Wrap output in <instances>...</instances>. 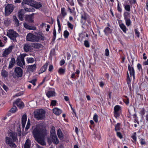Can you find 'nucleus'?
<instances>
[{"instance_id":"57","label":"nucleus","mask_w":148,"mask_h":148,"mask_svg":"<svg viewBox=\"0 0 148 148\" xmlns=\"http://www.w3.org/2000/svg\"><path fill=\"white\" fill-rule=\"evenodd\" d=\"M53 38L55 40L56 39V31L55 28L53 30Z\"/></svg>"},{"instance_id":"59","label":"nucleus","mask_w":148,"mask_h":148,"mask_svg":"<svg viewBox=\"0 0 148 148\" xmlns=\"http://www.w3.org/2000/svg\"><path fill=\"white\" fill-rule=\"evenodd\" d=\"M109 54V52L108 49L107 48L105 50V55L106 56H108Z\"/></svg>"},{"instance_id":"44","label":"nucleus","mask_w":148,"mask_h":148,"mask_svg":"<svg viewBox=\"0 0 148 148\" xmlns=\"http://www.w3.org/2000/svg\"><path fill=\"white\" fill-rule=\"evenodd\" d=\"M67 26L68 27L71 29H73V25L69 21L67 22Z\"/></svg>"},{"instance_id":"24","label":"nucleus","mask_w":148,"mask_h":148,"mask_svg":"<svg viewBox=\"0 0 148 148\" xmlns=\"http://www.w3.org/2000/svg\"><path fill=\"white\" fill-rule=\"evenodd\" d=\"M57 135L59 138L61 140L63 138V134L60 129L59 128L57 131Z\"/></svg>"},{"instance_id":"3","label":"nucleus","mask_w":148,"mask_h":148,"mask_svg":"<svg viewBox=\"0 0 148 148\" xmlns=\"http://www.w3.org/2000/svg\"><path fill=\"white\" fill-rule=\"evenodd\" d=\"M45 111L42 109H36L34 112V117L38 120L44 119L45 118Z\"/></svg>"},{"instance_id":"41","label":"nucleus","mask_w":148,"mask_h":148,"mask_svg":"<svg viewBox=\"0 0 148 148\" xmlns=\"http://www.w3.org/2000/svg\"><path fill=\"white\" fill-rule=\"evenodd\" d=\"M125 22V24L127 26H129L131 23V20L130 18H127L124 19Z\"/></svg>"},{"instance_id":"54","label":"nucleus","mask_w":148,"mask_h":148,"mask_svg":"<svg viewBox=\"0 0 148 148\" xmlns=\"http://www.w3.org/2000/svg\"><path fill=\"white\" fill-rule=\"evenodd\" d=\"M134 31L135 32V34L136 36L138 38H139L140 33L138 31V29H134Z\"/></svg>"},{"instance_id":"42","label":"nucleus","mask_w":148,"mask_h":148,"mask_svg":"<svg viewBox=\"0 0 148 148\" xmlns=\"http://www.w3.org/2000/svg\"><path fill=\"white\" fill-rule=\"evenodd\" d=\"M59 16H58L57 17V23H58V27L59 28L58 31L60 33L61 30V25H60V20L59 19Z\"/></svg>"},{"instance_id":"29","label":"nucleus","mask_w":148,"mask_h":148,"mask_svg":"<svg viewBox=\"0 0 148 148\" xmlns=\"http://www.w3.org/2000/svg\"><path fill=\"white\" fill-rule=\"evenodd\" d=\"M36 42L38 41L39 40H44L45 39L44 37L40 34H38L37 36H36Z\"/></svg>"},{"instance_id":"48","label":"nucleus","mask_w":148,"mask_h":148,"mask_svg":"<svg viewBox=\"0 0 148 148\" xmlns=\"http://www.w3.org/2000/svg\"><path fill=\"white\" fill-rule=\"evenodd\" d=\"M69 34V33L66 30L64 32V36L65 38H67Z\"/></svg>"},{"instance_id":"37","label":"nucleus","mask_w":148,"mask_h":148,"mask_svg":"<svg viewBox=\"0 0 148 148\" xmlns=\"http://www.w3.org/2000/svg\"><path fill=\"white\" fill-rule=\"evenodd\" d=\"M27 62L28 63H32L34 61V59L32 58H26Z\"/></svg>"},{"instance_id":"7","label":"nucleus","mask_w":148,"mask_h":148,"mask_svg":"<svg viewBox=\"0 0 148 148\" xmlns=\"http://www.w3.org/2000/svg\"><path fill=\"white\" fill-rule=\"evenodd\" d=\"M14 6L12 4H8L5 7V13L6 16L9 15L14 9Z\"/></svg>"},{"instance_id":"46","label":"nucleus","mask_w":148,"mask_h":148,"mask_svg":"<svg viewBox=\"0 0 148 148\" xmlns=\"http://www.w3.org/2000/svg\"><path fill=\"white\" fill-rule=\"evenodd\" d=\"M79 5L81 7L83 5V3L84 2V0H77Z\"/></svg>"},{"instance_id":"13","label":"nucleus","mask_w":148,"mask_h":148,"mask_svg":"<svg viewBox=\"0 0 148 148\" xmlns=\"http://www.w3.org/2000/svg\"><path fill=\"white\" fill-rule=\"evenodd\" d=\"M23 26L26 29L29 30H35L36 29V27L35 26H31L29 25L27 23H23Z\"/></svg>"},{"instance_id":"53","label":"nucleus","mask_w":148,"mask_h":148,"mask_svg":"<svg viewBox=\"0 0 148 148\" xmlns=\"http://www.w3.org/2000/svg\"><path fill=\"white\" fill-rule=\"evenodd\" d=\"M36 80L37 79H34L31 81H29V83H31L34 86H35L36 85Z\"/></svg>"},{"instance_id":"31","label":"nucleus","mask_w":148,"mask_h":148,"mask_svg":"<svg viewBox=\"0 0 148 148\" xmlns=\"http://www.w3.org/2000/svg\"><path fill=\"white\" fill-rule=\"evenodd\" d=\"M52 141L54 143L56 144H58L59 143V140L57 137V136H52Z\"/></svg>"},{"instance_id":"20","label":"nucleus","mask_w":148,"mask_h":148,"mask_svg":"<svg viewBox=\"0 0 148 148\" xmlns=\"http://www.w3.org/2000/svg\"><path fill=\"white\" fill-rule=\"evenodd\" d=\"M33 1L34 0H23L21 3L22 6H23L24 4L29 5L31 6V4L32 3Z\"/></svg>"},{"instance_id":"30","label":"nucleus","mask_w":148,"mask_h":148,"mask_svg":"<svg viewBox=\"0 0 148 148\" xmlns=\"http://www.w3.org/2000/svg\"><path fill=\"white\" fill-rule=\"evenodd\" d=\"M30 142L29 139H27L25 144L24 148H30L31 146Z\"/></svg>"},{"instance_id":"50","label":"nucleus","mask_w":148,"mask_h":148,"mask_svg":"<svg viewBox=\"0 0 148 148\" xmlns=\"http://www.w3.org/2000/svg\"><path fill=\"white\" fill-rule=\"evenodd\" d=\"M127 79H126L127 82V84H129L130 83L131 80H130V77L129 76V74H128V72H127Z\"/></svg>"},{"instance_id":"43","label":"nucleus","mask_w":148,"mask_h":148,"mask_svg":"<svg viewBox=\"0 0 148 148\" xmlns=\"http://www.w3.org/2000/svg\"><path fill=\"white\" fill-rule=\"evenodd\" d=\"M124 7L125 10L129 12L130 11V7L129 5H124Z\"/></svg>"},{"instance_id":"58","label":"nucleus","mask_w":148,"mask_h":148,"mask_svg":"<svg viewBox=\"0 0 148 148\" xmlns=\"http://www.w3.org/2000/svg\"><path fill=\"white\" fill-rule=\"evenodd\" d=\"M116 135L120 139H122L123 138L121 132H117Z\"/></svg>"},{"instance_id":"61","label":"nucleus","mask_w":148,"mask_h":148,"mask_svg":"<svg viewBox=\"0 0 148 148\" xmlns=\"http://www.w3.org/2000/svg\"><path fill=\"white\" fill-rule=\"evenodd\" d=\"M56 101L54 100H53L51 101V105L52 106H55L56 105Z\"/></svg>"},{"instance_id":"55","label":"nucleus","mask_w":148,"mask_h":148,"mask_svg":"<svg viewBox=\"0 0 148 148\" xmlns=\"http://www.w3.org/2000/svg\"><path fill=\"white\" fill-rule=\"evenodd\" d=\"M145 113V110L144 108H142L140 112V114L142 115H144Z\"/></svg>"},{"instance_id":"33","label":"nucleus","mask_w":148,"mask_h":148,"mask_svg":"<svg viewBox=\"0 0 148 148\" xmlns=\"http://www.w3.org/2000/svg\"><path fill=\"white\" fill-rule=\"evenodd\" d=\"M42 45L40 44L34 43L32 45V46L34 48L38 49L41 47Z\"/></svg>"},{"instance_id":"17","label":"nucleus","mask_w":148,"mask_h":148,"mask_svg":"<svg viewBox=\"0 0 148 148\" xmlns=\"http://www.w3.org/2000/svg\"><path fill=\"white\" fill-rule=\"evenodd\" d=\"M88 18V16L85 13H84L83 14H82L81 16V23L84 25L86 23V21Z\"/></svg>"},{"instance_id":"18","label":"nucleus","mask_w":148,"mask_h":148,"mask_svg":"<svg viewBox=\"0 0 148 148\" xmlns=\"http://www.w3.org/2000/svg\"><path fill=\"white\" fill-rule=\"evenodd\" d=\"M36 65L35 64L28 66L27 70L29 72H34L36 69Z\"/></svg>"},{"instance_id":"45","label":"nucleus","mask_w":148,"mask_h":148,"mask_svg":"<svg viewBox=\"0 0 148 148\" xmlns=\"http://www.w3.org/2000/svg\"><path fill=\"white\" fill-rule=\"evenodd\" d=\"M98 116L97 114L95 113L93 119L94 121L96 123H97L98 121Z\"/></svg>"},{"instance_id":"9","label":"nucleus","mask_w":148,"mask_h":148,"mask_svg":"<svg viewBox=\"0 0 148 148\" xmlns=\"http://www.w3.org/2000/svg\"><path fill=\"white\" fill-rule=\"evenodd\" d=\"M26 40L28 41L36 42V36L31 33H29L27 35Z\"/></svg>"},{"instance_id":"22","label":"nucleus","mask_w":148,"mask_h":148,"mask_svg":"<svg viewBox=\"0 0 148 148\" xmlns=\"http://www.w3.org/2000/svg\"><path fill=\"white\" fill-rule=\"evenodd\" d=\"M15 63V60L14 58H12L10 61L8 67V69H11L14 66Z\"/></svg>"},{"instance_id":"4","label":"nucleus","mask_w":148,"mask_h":148,"mask_svg":"<svg viewBox=\"0 0 148 148\" xmlns=\"http://www.w3.org/2000/svg\"><path fill=\"white\" fill-rule=\"evenodd\" d=\"M27 55L26 53L21 54L16 59V62L18 65L23 68V65H25V57Z\"/></svg>"},{"instance_id":"15","label":"nucleus","mask_w":148,"mask_h":148,"mask_svg":"<svg viewBox=\"0 0 148 148\" xmlns=\"http://www.w3.org/2000/svg\"><path fill=\"white\" fill-rule=\"evenodd\" d=\"M34 13H33L30 15H27L26 16V20L29 23H33L34 22L33 20L34 17L33 15Z\"/></svg>"},{"instance_id":"64","label":"nucleus","mask_w":148,"mask_h":148,"mask_svg":"<svg viewBox=\"0 0 148 148\" xmlns=\"http://www.w3.org/2000/svg\"><path fill=\"white\" fill-rule=\"evenodd\" d=\"M2 87L3 89L6 91H7L8 90V87L5 84H3L2 86Z\"/></svg>"},{"instance_id":"11","label":"nucleus","mask_w":148,"mask_h":148,"mask_svg":"<svg viewBox=\"0 0 148 148\" xmlns=\"http://www.w3.org/2000/svg\"><path fill=\"white\" fill-rule=\"evenodd\" d=\"M32 4L31 6H32L36 9H38L42 6V3L41 2H38L35 1H33Z\"/></svg>"},{"instance_id":"23","label":"nucleus","mask_w":148,"mask_h":148,"mask_svg":"<svg viewBox=\"0 0 148 148\" xmlns=\"http://www.w3.org/2000/svg\"><path fill=\"white\" fill-rule=\"evenodd\" d=\"M48 66V63L47 62L45 63L40 68V73H41L45 71L47 69Z\"/></svg>"},{"instance_id":"47","label":"nucleus","mask_w":148,"mask_h":148,"mask_svg":"<svg viewBox=\"0 0 148 148\" xmlns=\"http://www.w3.org/2000/svg\"><path fill=\"white\" fill-rule=\"evenodd\" d=\"M4 23L6 26H8L11 23V21L9 19H7L4 21Z\"/></svg>"},{"instance_id":"52","label":"nucleus","mask_w":148,"mask_h":148,"mask_svg":"<svg viewBox=\"0 0 148 148\" xmlns=\"http://www.w3.org/2000/svg\"><path fill=\"white\" fill-rule=\"evenodd\" d=\"M136 132L134 133L133 134L132 136V138L135 141H136Z\"/></svg>"},{"instance_id":"19","label":"nucleus","mask_w":148,"mask_h":148,"mask_svg":"<svg viewBox=\"0 0 148 148\" xmlns=\"http://www.w3.org/2000/svg\"><path fill=\"white\" fill-rule=\"evenodd\" d=\"M31 46L29 44L27 43L24 45L23 49L25 52H28L31 49Z\"/></svg>"},{"instance_id":"35","label":"nucleus","mask_w":148,"mask_h":148,"mask_svg":"<svg viewBox=\"0 0 148 148\" xmlns=\"http://www.w3.org/2000/svg\"><path fill=\"white\" fill-rule=\"evenodd\" d=\"M22 10H20L18 12V17L19 19L21 21H23V15L22 13Z\"/></svg>"},{"instance_id":"10","label":"nucleus","mask_w":148,"mask_h":148,"mask_svg":"<svg viewBox=\"0 0 148 148\" xmlns=\"http://www.w3.org/2000/svg\"><path fill=\"white\" fill-rule=\"evenodd\" d=\"M15 74L17 77H21L23 74V71L20 67H16L15 68Z\"/></svg>"},{"instance_id":"34","label":"nucleus","mask_w":148,"mask_h":148,"mask_svg":"<svg viewBox=\"0 0 148 148\" xmlns=\"http://www.w3.org/2000/svg\"><path fill=\"white\" fill-rule=\"evenodd\" d=\"M123 16L124 19L127 18H130V13L127 12H124L123 13Z\"/></svg>"},{"instance_id":"21","label":"nucleus","mask_w":148,"mask_h":148,"mask_svg":"<svg viewBox=\"0 0 148 148\" xmlns=\"http://www.w3.org/2000/svg\"><path fill=\"white\" fill-rule=\"evenodd\" d=\"M53 112L55 114L58 115L62 112V110L57 108H55L53 109Z\"/></svg>"},{"instance_id":"1","label":"nucleus","mask_w":148,"mask_h":148,"mask_svg":"<svg viewBox=\"0 0 148 148\" xmlns=\"http://www.w3.org/2000/svg\"><path fill=\"white\" fill-rule=\"evenodd\" d=\"M32 133L35 139L38 143L42 145H45L44 138L47 133L44 126L40 125H37L32 131Z\"/></svg>"},{"instance_id":"62","label":"nucleus","mask_w":148,"mask_h":148,"mask_svg":"<svg viewBox=\"0 0 148 148\" xmlns=\"http://www.w3.org/2000/svg\"><path fill=\"white\" fill-rule=\"evenodd\" d=\"M137 67L139 71H140L141 70H142V66L140 64L138 63L137 64Z\"/></svg>"},{"instance_id":"14","label":"nucleus","mask_w":148,"mask_h":148,"mask_svg":"<svg viewBox=\"0 0 148 148\" xmlns=\"http://www.w3.org/2000/svg\"><path fill=\"white\" fill-rule=\"evenodd\" d=\"M128 68L130 72V73L131 77L132 75L134 79H135V71L134 68L132 67H131L130 64H128Z\"/></svg>"},{"instance_id":"49","label":"nucleus","mask_w":148,"mask_h":148,"mask_svg":"<svg viewBox=\"0 0 148 148\" xmlns=\"http://www.w3.org/2000/svg\"><path fill=\"white\" fill-rule=\"evenodd\" d=\"M17 110V108L15 106H13V107L10 110V112L12 113H14Z\"/></svg>"},{"instance_id":"63","label":"nucleus","mask_w":148,"mask_h":148,"mask_svg":"<svg viewBox=\"0 0 148 148\" xmlns=\"http://www.w3.org/2000/svg\"><path fill=\"white\" fill-rule=\"evenodd\" d=\"M53 69V66L51 64L49 65V71H51Z\"/></svg>"},{"instance_id":"2","label":"nucleus","mask_w":148,"mask_h":148,"mask_svg":"<svg viewBox=\"0 0 148 148\" xmlns=\"http://www.w3.org/2000/svg\"><path fill=\"white\" fill-rule=\"evenodd\" d=\"M8 134V136L5 137V143L11 148H16L17 146L14 142L18 141L17 133L15 132H10Z\"/></svg>"},{"instance_id":"40","label":"nucleus","mask_w":148,"mask_h":148,"mask_svg":"<svg viewBox=\"0 0 148 148\" xmlns=\"http://www.w3.org/2000/svg\"><path fill=\"white\" fill-rule=\"evenodd\" d=\"M121 124L119 123H117L115 126V130L116 132L120 130Z\"/></svg>"},{"instance_id":"5","label":"nucleus","mask_w":148,"mask_h":148,"mask_svg":"<svg viewBox=\"0 0 148 148\" xmlns=\"http://www.w3.org/2000/svg\"><path fill=\"white\" fill-rule=\"evenodd\" d=\"M7 35L11 40H13L14 41H16V38L19 36L18 34L13 29L8 30L7 32Z\"/></svg>"},{"instance_id":"38","label":"nucleus","mask_w":148,"mask_h":148,"mask_svg":"<svg viewBox=\"0 0 148 148\" xmlns=\"http://www.w3.org/2000/svg\"><path fill=\"white\" fill-rule=\"evenodd\" d=\"M14 21V23L16 26H18L19 25V23L18 19L15 16H13Z\"/></svg>"},{"instance_id":"36","label":"nucleus","mask_w":148,"mask_h":148,"mask_svg":"<svg viewBox=\"0 0 148 148\" xmlns=\"http://www.w3.org/2000/svg\"><path fill=\"white\" fill-rule=\"evenodd\" d=\"M61 13L63 17H65L67 14L65 9L64 8L61 9Z\"/></svg>"},{"instance_id":"56","label":"nucleus","mask_w":148,"mask_h":148,"mask_svg":"<svg viewBox=\"0 0 148 148\" xmlns=\"http://www.w3.org/2000/svg\"><path fill=\"white\" fill-rule=\"evenodd\" d=\"M140 143L142 145H145L146 144V142L144 139L142 138H141L140 140Z\"/></svg>"},{"instance_id":"8","label":"nucleus","mask_w":148,"mask_h":148,"mask_svg":"<svg viewBox=\"0 0 148 148\" xmlns=\"http://www.w3.org/2000/svg\"><path fill=\"white\" fill-rule=\"evenodd\" d=\"M13 48V46L11 45L8 48L5 49L2 54L3 56L4 57H7L8 55L11 52Z\"/></svg>"},{"instance_id":"25","label":"nucleus","mask_w":148,"mask_h":148,"mask_svg":"<svg viewBox=\"0 0 148 148\" xmlns=\"http://www.w3.org/2000/svg\"><path fill=\"white\" fill-rule=\"evenodd\" d=\"M1 75L2 77L4 78L7 77H8V72L4 69H3L1 70Z\"/></svg>"},{"instance_id":"27","label":"nucleus","mask_w":148,"mask_h":148,"mask_svg":"<svg viewBox=\"0 0 148 148\" xmlns=\"http://www.w3.org/2000/svg\"><path fill=\"white\" fill-rule=\"evenodd\" d=\"M119 26L121 29L122 30L123 32L125 33L126 32L127 30V29L126 27L123 23H121L119 24Z\"/></svg>"},{"instance_id":"60","label":"nucleus","mask_w":148,"mask_h":148,"mask_svg":"<svg viewBox=\"0 0 148 148\" xmlns=\"http://www.w3.org/2000/svg\"><path fill=\"white\" fill-rule=\"evenodd\" d=\"M23 6L24 8V10H25V11L26 12H30V8H28L26 7L25 5H23Z\"/></svg>"},{"instance_id":"12","label":"nucleus","mask_w":148,"mask_h":148,"mask_svg":"<svg viewBox=\"0 0 148 148\" xmlns=\"http://www.w3.org/2000/svg\"><path fill=\"white\" fill-rule=\"evenodd\" d=\"M14 105H16L19 108H22L24 106V104L21 101V100L20 99H17L14 102Z\"/></svg>"},{"instance_id":"26","label":"nucleus","mask_w":148,"mask_h":148,"mask_svg":"<svg viewBox=\"0 0 148 148\" xmlns=\"http://www.w3.org/2000/svg\"><path fill=\"white\" fill-rule=\"evenodd\" d=\"M55 94L56 93L54 91L50 90L47 92L46 95L48 98H49L50 97L55 96Z\"/></svg>"},{"instance_id":"32","label":"nucleus","mask_w":148,"mask_h":148,"mask_svg":"<svg viewBox=\"0 0 148 148\" xmlns=\"http://www.w3.org/2000/svg\"><path fill=\"white\" fill-rule=\"evenodd\" d=\"M103 31L105 34L107 35L108 34L111 33L112 30L109 27H107L105 28Z\"/></svg>"},{"instance_id":"51","label":"nucleus","mask_w":148,"mask_h":148,"mask_svg":"<svg viewBox=\"0 0 148 148\" xmlns=\"http://www.w3.org/2000/svg\"><path fill=\"white\" fill-rule=\"evenodd\" d=\"M85 46L86 47H90V44L88 40H86L84 41V43Z\"/></svg>"},{"instance_id":"39","label":"nucleus","mask_w":148,"mask_h":148,"mask_svg":"<svg viewBox=\"0 0 148 148\" xmlns=\"http://www.w3.org/2000/svg\"><path fill=\"white\" fill-rule=\"evenodd\" d=\"M65 69H62V68H60L59 69L58 72L59 73L60 75H63L64 73L65 72Z\"/></svg>"},{"instance_id":"16","label":"nucleus","mask_w":148,"mask_h":148,"mask_svg":"<svg viewBox=\"0 0 148 148\" xmlns=\"http://www.w3.org/2000/svg\"><path fill=\"white\" fill-rule=\"evenodd\" d=\"M27 119V115L26 114H23L21 119L22 126L23 128H24Z\"/></svg>"},{"instance_id":"28","label":"nucleus","mask_w":148,"mask_h":148,"mask_svg":"<svg viewBox=\"0 0 148 148\" xmlns=\"http://www.w3.org/2000/svg\"><path fill=\"white\" fill-rule=\"evenodd\" d=\"M50 135L51 137L56 136V133L55 128L54 126L52 127L50 131Z\"/></svg>"},{"instance_id":"6","label":"nucleus","mask_w":148,"mask_h":148,"mask_svg":"<svg viewBox=\"0 0 148 148\" xmlns=\"http://www.w3.org/2000/svg\"><path fill=\"white\" fill-rule=\"evenodd\" d=\"M121 112V108L119 105H116L114 108V116L116 118L119 117Z\"/></svg>"}]
</instances>
